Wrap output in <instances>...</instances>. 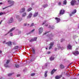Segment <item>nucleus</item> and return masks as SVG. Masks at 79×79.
Segmentation results:
<instances>
[{
    "mask_svg": "<svg viewBox=\"0 0 79 79\" xmlns=\"http://www.w3.org/2000/svg\"><path fill=\"white\" fill-rule=\"evenodd\" d=\"M50 52L49 51V52H47V54H50Z\"/></svg>",
    "mask_w": 79,
    "mask_h": 79,
    "instance_id": "8fccbe9b",
    "label": "nucleus"
},
{
    "mask_svg": "<svg viewBox=\"0 0 79 79\" xmlns=\"http://www.w3.org/2000/svg\"><path fill=\"white\" fill-rule=\"evenodd\" d=\"M37 39V37H35L33 39H31V40H30V42H34V41H36Z\"/></svg>",
    "mask_w": 79,
    "mask_h": 79,
    "instance_id": "20e7f679",
    "label": "nucleus"
},
{
    "mask_svg": "<svg viewBox=\"0 0 79 79\" xmlns=\"http://www.w3.org/2000/svg\"><path fill=\"white\" fill-rule=\"evenodd\" d=\"M46 50H47V49H48L47 48H46Z\"/></svg>",
    "mask_w": 79,
    "mask_h": 79,
    "instance_id": "680f3d73",
    "label": "nucleus"
},
{
    "mask_svg": "<svg viewBox=\"0 0 79 79\" xmlns=\"http://www.w3.org/2000/svg\"><path fill=\"white\" fill-rule=\"evenodd\" d=\"M54 45V42L51 43L50 44V46L49 47V50H50L51 48H52V47H53V45Z\"/></svg>",
    "mask_w": 79,
    "mask_h": 79,
    "instance_id": "423d86ee",
    "label": "nucleus"
},
{
    "mask_svg": "<svg viewBox=\"0 0 79 79\" xmlns=\"http://www.w3.org/2000/svg\"><path fill=\"white\" fill-rule=\"evenodd\" d=\"M60 68H61V69H63L64 68V66L62 64H61L60 65Z\"/></svg>",
    "mask_w": 79,
    "mask_h": 79,
    "instance_id": "393cba45",
    "label": "nucleus"
},
{
    "mask_svg": "<svg viewBox=\"0 0 79 79\" xmlns=\"http://www.w3.org/2000/svg\"><path fill=\"white\" fill-rule=\"evenodd\" d=\"M15 27L12 28L11 29H10V31H8V32L5 35H7V34H9V33L10 32H12L13 31H14V30H15Z\"/></svg>",
    "mask_w": 79,
    "mask_h": 79,
    "instance_id": "0eeeda50",
    "label": "nucleus"
},
{
    "mask_svg": "<svg viewBox=\"0 0 79 79\" xmlns=\"http://www.w3.org/2000/svg\"><path fill=\"white\" fill-rule=\"evenodd\" d=\"M13 18H11L8 21V23H9V24H10L13 23Z\"/></svg>",
    "mask_w": 79,
    "mask_h": 79,
    "instance_id": "9b49d317",
    "label": "nucleus"
},
{
    "mask_svg": "<svg viewBox=\"0 0 79 79\" xmlns=\"http://www.w3.org/2000/svg\"><path fill=\"white\" fill-rule=\"evenodd\" d=\"M62 77V75L59 76L57 75L55 77V78L56 79H60V77Z\"/></svg>",
    "mask_w": 79,
    "mask_h": 79,
    "instance_id": "dca6fc26",
    "label": "nucleus"
},
{
    "mask_svg": "<svg viewBox=\"0 0 79 79\" xmlns=\"http://www.w3.org/2000/svg\"><path fill=\"white\" fill-rule=\"evenodd\" d=\"M12 74H13V73H9V74H8V76H11V75H12Z\"/></svg>",
    "mask_w": 79,
    "mask_h": 79,
    "instance_id": "58836bf2",
    "label": "nucleus"
},
{
    "mask_svg": "<svg viewBox=\"0 0 79 79\" xmlns=\"http://www.w3.org/2000/svg\"><path fill=\"white\" fill-rule=\"evenodd\" d=\"M73 55H75L76 56H77V55H78L79 54V52L78 51H76L75 52H73Z\"/></svg>",
    "mask_w": 79,
    "mask_h": 79,
    "instance_id": "ddd939ff",
    "label": "nucleus"
},
{
    "mask_svg": "<svg viewBox=\"0 0 79 79\" xmlns=\"http://www.w3.org/2000/svg\"><path fill=\"white\" fill-rule=\"evenodd\" d=\"M48 73V71H46L45 72V73L44 74V77H47V73Z\"/></svg>",
    "mask_w": 79,
    "mask_h": 79,
    "instance_id": "5701e85b",
    "label": "nucleus"
},
{
    "mask_svg": "<svg viewBox=\"0 0 79 79\" xmlns=\"http://www.w3.org/2000/svg\"><path fill=\"white\" fill-rule=\"evenodd\" d=\"M25 12V8H22L20 10V13H24Z\"/></svg>",
    "mask_w": 79,
    "mask_h": 79,
    "instance_id": "1a4fd4ad",
    "label": "nucleus"
},
{
    "mask_svg": "<svg viewBox=\"0 0 79 79\" xmlns=\"http://www.w3.org/2000/svg\"><path fill=\"white\" fill-rule=\"evenodd\" d=\"M2 53V51L1 50H0V53Z\"/></svg>",
    "mask_w": 79,
    "mask_h": 79,
    "instance_id": "864d4df0",
    "label": "nucleus"
},
{
    "mask_svg": "<svg viewBox=\"0 0 79 79\" xmlns=\"http://www.w3.org/2000/svg\"><path fill=\"white\" fill-rule=\"evenodd\" d=\"M20 76V74H18L17 75V77H19Z\"/></svg>",
    "mask_w": 79,
    "mask_h": 79,
    "instance_id": "09e8293b",
    "label": "nucleus"
},
{
    "mask_svg": "<svg viewBox=\"0 0 79 79\" xmlns=\"http://www.w3.org/2000/svg\"><path fill=\"white\" fill-rule=\"evenodd\" d=\"M10 63V60H7L6 64H8Z\"/></svg>",
    "mask_w": 79,
    "mask_h": 79,
    "instance_id": "2f4dec72",
    "label": "nucleus"
},
{
    "mask_svg": "<svg viewBox=\"0 0 79 79\" xmlns=\"http://www.w3.org/2000/svg\"><path fill=\"white\" fill-rule=\"evenodd\" d=\"M45 26H48V28H51L52 29H54V26H51L50 25H48L47 23H46L45 24Z\"/></svg>",
    "mask_w": 79,
    "mask_h": 79,
    "instance_id": "f03ea898",
    "label": "nucleus"
},
{
    "mask_svg": "<svg viewBox=\"0 0 79 79\" xmlns=\"http://www.w3.org/2000/svg\"><path fill=\"white\" fill-rule=\"evenodd\" d=\"M6 41H4L3 42V44H7V45H8L9 46H11V41H9V42L6 43Z\"/></svg>",
    "mask_w": 79,
    "mask_h": 79,
    "instance_id": "7ed1b4c3",
    "label": "nucleus"
},
{
    "mask_svg": "<svg viewBox=\"0 0 79 79\" xmlns=\"http://www.w3.org/2000/svg\"><path fill=\"white\" fill-rule=\"evenodd\" d=\"M19 34H21V31H19Z\"/></svg>",
    "mask_w": 79,
    "mask_h": 79,
    "instance_id": "13d9d810",
    "label": "nucleus"
},
{
    "mask_svg": "<svg viewBox=\"0 0 79 79\" xmlns=\"http://www.w3.org/2000/svg\"><path fill=\"white\" fill-rule=\"evenodd\" d=\"M43 32V28L41 27L39 28V34H40Z\"/></svg>",
    "mask_w": 79,
    "mask_h": 79,
    "instance_id": "39448f33",
    "label": "nucleus"
},
{
    "mask_svg": "<svg viewBox=\"0 0 79 79\" xmlns=\"http://www.w3.org/2000/svg\"><path fill=\"white\" fill-rule=\"evenodd\" d=\"M35 60V59H34V58L32 59L30 61H34V60Z\"/></svg>",
    "mask_w": 79,
    "mask_h": 79,
    "instance_id": "79ce46f5",
    "label": "nucleus"
},
{
    "mask_svg": "<svg viewBox=\"0 0 79 79\" xmlns=\"http://www.w3.org/2000/svg\"><path fill=\"white\" fill-rule=\"evenodd\" d=\"M76 0H72L71 2V5H74V4L75 3H76Z\"/></svg>",
    "mask_w": 79,
    "mask_h": 79,
    "instance_id": "2eb2a0df",
    "label": "nucleus"
},
{
    "mask_svg": "<svg viewBox=\"0 0 79 79\" xmlns=\"http://www.w3.org/2000/svg\"><path fill=\"white\" fill-rule=\"evenodd\" d=\"M4 14H5V12H0V16H2V15H3Z\"/></svg>",
    "mask_w": 79,
    "mask_h": 79,
    "instance_id": "cd10ccee",
    "label": "nucleus"
},
{
    "mask_svg": "<svg viewBox=\"0 0 79 79\" xmlns=\"http://www.w3.org/2000/svg\"><path fill=\"white\" fill-rule=\"evenodd\" d=\"M73 38L74 39H75L76 38V36L75 35L73 37Z\"/></svg>",
    "mask_w": 79,
    "mask_h": 79,
    "instance_id": "a19ab883",
    "label": "nucleus"
},
{
    "mask_svg": "<svg viewBox=\"0 0 79 79\" xmlns=\"http://www.w3.org/2000/svg\"><path fill=\"white\" fill-rule=\"evenodd\" d=\"M4 66L5 67H6V68H7V67H8V64H6L4 65Z\"/></svg>",
    "mask_w": 79,
    "mask_h": 79,
    "instance_id": "c85d7f7f",
    "label": "nucleus"
},
{
    "mask_svg": "<svg viewBox=\"0 0 79 79\" xmlns=\"http://www.w3.org/2000/svg\"><path fill=\"white\" fill-rule=\"evenodd\" d=\"M76 13V10H73V11L72 13V14H71L69 15L70 16H73L74 14H75Z\"/></svg>",
    "mask_w": 79,
    "mask_h": 79,
    "instance_id": "4468645a",
    "label": "nucleus"
},
{
    "mask_svg": "<svg viewBox=\"0 0 79 79\" xmlns=\"http://www.w3.org/2000/svg\"><path fill=\"white\" fill-rule=\"evenodd\" d=\"M58 4L59 6H60V5H61V2H59L58 3Z\"/></svg>",
    "mask_w": 79,
    "mask_h": 79,
    "instance_id": "473e14b6",
    "label": "nucleus"
},
{
    "mask_svg": "<svg viewBox=\"0 0 79 79\" xmlns=\"http://www.w3.org/2000/svg\"><path fill=\"white\" fill-rule=\"evenodd\" d=\"M35 31V29H33L30 32V33H32V32H34V31Z\"/></svg>",
    "mask_w": 79,
    "mask_h": 79,
    "instance_id": "c9c22d12",
    "label": "nucleus"
},
{
    "mask_svg": "<svg viewBox=\"0 0 79 79\" xmlns=\"http://www.w3.org/2000/svg\"><path fill=\"white\" fill-rule=\"evenodd\" d=\"M64 49V48L63 47H62L60 48V49L61 50H63Z\"/></svg>",
    "mask_w": 79,
    "mask_h": 79,
    "instance_id": "de8ad7c7",
    "label": "nucleus"
},
{
    "mask_svg": "<svg viewBox=\"0 0 79 79\" xmlns=\"http://www.w3.org/2000/svg\"><path fill=\"white\" fill-rule=\"evenodd\" d=\"M35 76V73H32L31 74V76Z\"/></svg>",
    "mask_w": 79,
    "mask_h": 79,
    "instance_id": "7c9ffc66",
    "label": "nucleus"
},
{
    "mask_svg": "<svg viewBox=\"0 0 79 79\" xmlns=\"http://www.w3.org/2000/svg\"><path fill=\"white\" fill-rule=\"evenodd\" d=\"M32 52H35V50L34 49H32Z\"/></svg>",
    "mask_w": 79,
    "mask_h": 79,
    "instance_id": "49530a36",
    "label": "nucleus"
},
{
    "mask_svg": "<svg viewBox=\"0 0 79 79\" xmlns=\"http://www.w3.org/2000/svg\"><path fill=\"white\" fill-rule=\"evenodd\" d=\"M47 63H46L44 67V68H47Z\"/></svg>",
    "mask_w": 79,
    "mask_h": 79,
    "instance_id": "e433bc0d",
    "label": "nucleus"
},
{
    "mask_svg": "<svg viewBox=\"0 0 79 79\" xmlns=\"http://www.w3.org/2000/svg\"><path fill=\"white\" fill-rule=\"evenodd\" d=\"M2 20L1 22H0V24H2Z\"/></svg>",
    "mask_w": 79,
    "mask_h": 79,
    "instance_id": "6e6d98bb",
    "label": "nucleus"
},
{
    "mask_svg": "<svg viewBox=\"0 0 79 79\" xmlns=\"http://www.w3.org/2000/svg\"><path fill=\"white\" fill-rule=\"evenodd\" d=\"M56 71H57V69H53L51 72V74H53L54 73V72Z\"/></svg>",
    "mask_w": 79,
    "mask_h": 79,
    "instance_id": "6ab92c4d",
    "label": "nucleus"
},
{
    "mask_svg": "<svg viewBox=\"0 0 79 79\" xmlns=\"http://www.w3.org/2000/svg\"><path fill=\"white\" fill-rule=\"evenodd\" d=\"M46 23V21L43 22V23L42 24V25H44V24H45Z\"/></svg>",
    "mask_w": 79,
    "mask_h": 79,
    "instance_id": "ea45409f",
    "label": "nucleus"
},
{
    "mask_svg": "<svg viewBox=\"0 0 79 79\" xmlns=\"http://www.w3.org/2000/svg\"><path fill=\"white\" fill-rule=\"evenodd\" d=\"M38 12H35L33 15L34 17H36L38 16Z\"/></svg>",
    "mask_w": 79,
    "mask_h": 79,
    "instance_id": "4be33fe9",
    "label": "nucleus"
},
{
    "mask_svg": "<svg viewBox=\"0 0 79 79\" xmlns=\"http://www.w3.org/2000/svg\"><path fill=\"white\" fill-rule=\"evenodd\" d=\"M67 47L68 49H69L70 50H71L72 49V46H71L70 44L68 45Z\"/></svg>",
    "mask_w": 79,
    "mask_h": 79,
    "instance_id": "aec40b11",
    "label": "nucleus"
},
{
    "mask_svg": "<svg viewBox=\"0 0 79 79\" xmlns=\"http://www.w3.org/2000/svg\"><path fill=\"white\" fill-rule=\"evenodd\" d=\"M10 36H13V33H11L10 34Z\"/></svg>",
    "mask_w": 79,
    "mask_h": 79,
    "instance_id": "37998d69",
    "label": "nucleus"
},
{
    "mask_svg": "<svg viewBox=\"0 0 79 79\" xmlns=\"http://www.w3.org/2000/svg\"><path fill=\"white\" fill-rule=\"evenodd\" d=\"M15 67L16 68H18L19 67V65L18 64H15Z\"/></svg>",
    "mask_w": 79,
    "mask_h": 79,
    "instance_id": "72a5a7b5",
    "label": "nucleus"
},
{
    "mask_svg": "<svg viewBox=\"0 0 79 79\" xmlns=\"http://www.w3.org/2000/svg\"><path fill=\"white\" fill-rule=\"evenodd\" d=\"M71 64H72V63H70V65H71Z\"/></svg>",
    "mask_w": 79,
    "mask_h": 79,
    "instance_id": "052dcab7",
    "label": "nucleus"
},
{
    "mask_svg": "<svg viewBox=\"0 0 79 79\" xmlns=\"http://www.w3.org/2000/svg\"><path fill=\"white\" fill-rule=\"evenodd\" d=\"M27 15V13H26V12H24L22 14V17L24 18V17H25V16H26Z\"/></svg>",
    "mask_w": 79,
    "mask_h": 79,
    "instance_id": "412c9836",
    "label": "nucleus"
},
{
    "mask_svg": "<svg viewBox=\"0 0 79 79\" xmlns=\"http://www.w3.org/2000/svg\"><path fill=\"white\" fill-rule=\"evenodd\" d=\"M46 34H47V32H45L44 33V34H43V35H45Z\"/></svg>",
    "mask_w": 79,
    "mask_h": 79,
    "instance_id": "3c124183",
    "label": "nucleus"
},
{
    "mask_svg": "<svg viewBox=\"0 0 79 79\" xmlns=\"http://www.w3.org/2000/svg\"><path fill=\"white\" fill-rule=\"evenodd\" d=\"M55 51H57V48H55Z\"/></svg>",
    "mask_w": 79,
    "mask_h": 79,
    "instance_id": "603ef678",
    "label": "nucleus"
},
{
    "mask_svg": "<svg viewBox=\"0 0 79 79\" xmlns=\"http://www.w3.org/2000/svg\"><path fill=\"white\" fill-rule=\"evenodd\" d=\"M55 19H56V20L57 21V23H59V22L60 21V19L58 17L55 18Z\"/></svg>",
    "mask_w": 79,
    "mask_h": 79,
    "instance_id": "f3484780",
    "label": "nucleus"
},
{
    "mask_svg": "<svg viewBox=\"0 0 79 79\" xmlns=\"http://www.w3.org/2000/svg\"><path fill=\"white\" fill-rule=\"evenodd\" d=\"M64 39H61V40H60V42H64Z\"/></svg>",
    "mask_w": 79,
    "mask_h": 79,
    "instance_id": "f704fd0d",
    "label": "nucleus"
},
{
    "mask_svg": "<svg viewBox=\"0 0 79 79\" xmlns=\"http://www.w3.org/2000/svg\"><path fill=\"white\" fill-rule=\"evenodd\" d=\"M67 3V2L66 1V0H64L63 1V4L64 5H66Z\"/></svg>",
    "mask_w": 79,
    "mask_h": 79,
    "instance_id": "bb28decb",
    "label": "nucleus"
},
{
    "mask_svg": "<svg viewBox=\"0 0 79 79\" xmlns=\"http://www.w3.org/2000/svg\"><path fill=\"white\" fill-rule=\"evenodd\" d=\"M7 2H8V3H9V4H11V5L8 6L3 8L2 10H5V9H6V8H8V7H10V6H13V4H14V1H11V0H8Z\"/></svg>",
    "mask_w": 79,
    "mask_h": 79,
    "instance_id": "f257e3e1",
    "label": "nucleus"
},
{
    "mask_svg": "<svg viewBox=\"0 0 79 79\" xmlns=\"http://www.w3.org/2000/svg\"><path fill=\"white\" fill-rule=\"evenodd\" d=\"M27 26H29V24H27Z\"/></svg>",
    "mask_w": 79,
    "mask_h": 79,
    "instance_id": "bf43d9fd",
    "label": "nucleus"
},
{
    "mask_svg": "<svg viewBox=\"0 0 79 79\" xmlns=\"http://www.w3.org/2000/svg\"><path fill=\"white\" fill-rule=\"evenodd\" d=\"M16 18L18 19L19 21H21L22 20V18H20L19 15H17Z\"/></svg>",
    "mask_w": 79,
    "mask_h": 79,
    "instance_id": "9d476101",
    "label": "nucleus"
},
{
    "mask_svg": "<svg viewBox=\"0 0 79 79\" xmlns=\"http://www.w3.org/2000/svg\"><path fill=\"white\" fill-rule=\"evenodd\" d=\"M17 48H18V46H17L15 47L14 49H15V50H16Z\"/></svg>",
    "mask_w": 79,
    "mask_h": 79,
    "instance_id": "4c0bfd02",
    "label": "nucleus"
},
{
    "mask_svg": "<svg viewBox=\"0 0 79 79\" xmlns=\"http://www.w3.org/2000/svg\"><path fill=\"white\" fill-rule=\"evenodd\" d=\"M78 2H79V0H77Z\"/></svg>",
    "mask_w": 79,
    "mask_h": 79,
    "instance_id": "0e129e2a",
    "label": "nucleus"
},
{
    "mask_svg": "<svg viewBox=\"0 0 79 79\" xmlns=\"http://www.w3.org/2000/svg\"><path fill=\"white\" fill-rule=\"evenodd\" d=\"M54 58L53 56H51L50 58V60L51 61H52L54 60Z\"/></svg>",
    "mask_w": 79,
    "mask_h": 79,
    "instance_id": "b1692460",
    "label": "nucleus"
},
{
    "mask_svg": "<svg viewBox=\"0 0 79 79\" xmlns=\"http://www.w3.org/2000/svg\"><path fill=\"white\" fill-rule=\"evenodd\" d=\"M76 44H77V43L76 42Z\"/></svg>",
    "mask_w": 79,
    "mask_h": 79,
    "instance_id": "69168bd1",
    "label": "nucleus"
},
{
    "mask_svg": "<svg viewBox=\"0 0 79 79\" xmlns=\"http://www.w3.org/2000/svg\"><path fill=\"white\" fill-rule=\"evenodd\" d=\"M31 10H32V8H29L27 10V11H31Z\"/></svg>",
    "mask_w": 79,
    "mask_h": 79,
    "instance_id": "c756f323",
    "label": "nucleus"
},
{
    "mask_svg": "<svg viewBox=\"0 0 79 79\" xmlns=\"http://www.w3.org/2000/svg\"><path fill=\"white\" fill-rule=\"evenodd\" d=\"M63 79H65V78H64V77H63Z\"/></svg>",
    "mask_w": 79,
    "mask_h": 79,
    "instance_id": "e2e57ef3",
    "label": "nucleus"
},
{
    "mask_svg": "<svg viewBox=\"0 0 79 79\" xmlns=\"http://www.w3.org/2000/svg\"><path fill=\"white\" fill-rule=\"evenodd\" d=\"M32 13H29L27 17V19H29L31 18L32 17Z\"/></svg>",
    "mask_w": 79,
    "mask_h": 79,
    "instance_id": "f8f14e48",
    "label": "nucleus"
},
{
    "mask_svg": "<svg viewBox=\"0 0 79 79\" xmlns=\"http://www.w3.org/2000/svg\"><path fill=\"white\" fill-rule=\"evenodd\" d=\"M27 25V24H26V23H25L24 24V26H26Z\"/></svg>",
    "mask_w": 79,
    "mask_h": 79,
    "instance_id": "5fc2aeb1",
    "label": "nucleus"
},
{
    "mask_svg": "<svg viewBox=\"0 0 79 79\" xmlns=\"http://www.w3.org/2000/svg\"><path fill=\"white\" fill-rule=\"evenodd\" d=\"M48 6V5L47 4H45L43 5V7L44 8H47Z\"/></svg>",
    "mask_w": 79,
    "mask_h": 79,
    "instance_id": "a878e982",
    "label": "nucleus"
},
{
    "mask_svg": "<svg viewBox=\"0 0 79 79\" xmlns=\"http://www.w3.org/2000/svg\"><path fill=\"white\" fill-rule=\"evenodd\" d=\"M34 26V23H32L31 25L30 26V27H31V26Z\"/></svg>",
    "mask_w": 79,
    "mask_h": 79,
    "instance_id": "c03bdc74",
    "label": "nucleus"
},
{
    "mask_svg": "<svg viewBox=\"0 0 79 79\" xmlns=\"http://www.w3.org/2000/svg\"><path fill=\"white\" fill-rule=\"evenodd\" d=\"M64 13V10H61L60 11V15H63Z\"/></svg>",
    "mask_w": 79,
    "mask_h": 79,
    "instance_id": "a211bd4d",
    "label": "nucleus"
},
{
    "mask_svg": "<svg viewBox=\"0 0 79 79\" xmlns=\"http://www.w3.org/2000/svg\"><path fill=\"white\" fill-rule=\"evenodd\" d=\"M2 4H3V3H2V2L0 3V5H2Z\"/></svg>",
    "mask_w": 79,
    "mask_h": 79,
    "instance_id": "4d7b16f0",
    "label": "nucleus"
},
{
    "mask_svg": "<svg viewBox=\"0 0 79 79\" xmlns=\"http://www.w3.org/2000/svg\"><path fill=\"white\" fill-rule=\"evenodd\" d=\"M60 49H61V47L60 46L58 47V49L60 50Z\"/></svg>",
    "mask_w": 79,
    "mask_h": 79,
    "instance_id": "a18cd8bd",
    "label": "nucleus"
},
{
    "mask_svg": "<svg viewBox=\"0 0 79 79\" xmlns=\"http://www.w3.org/2000/svg\"><path fill=\"white\" fill-rule=\"evenodd\" d=\"M48 37H49V40H50L52 39V37L53 36V35L52 34L51 35H47Z\"/></svg>",
    "mask_w": 79,
    "mask_h": 79,
    "instance_id": "6e6552de",
    "label": "nucleus"
}]
</instances>
